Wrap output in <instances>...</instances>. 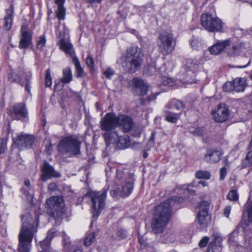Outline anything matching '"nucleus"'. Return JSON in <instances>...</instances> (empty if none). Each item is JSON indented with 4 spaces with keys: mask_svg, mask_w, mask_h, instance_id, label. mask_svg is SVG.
Segmentation results:
<instances>
[{
    "mask_svg": "<svg viewBox=\"0 0 252 252\" xmlns=\"http://www.w3.org/2000/svg\"><path fill=\"white\" fill-rule=\"evenodd\" d=\"M32 72L30 71L21 69L18 73L12 72L8 75V80L11 82L19 83L25 88V91L30 94L31 89Z\"/></svg>",
    "mask_w": 252,
    "mask_h": 252,
    "instance_id": "10",
    "label": "nucleus"
},
{
    "mask_svg": "<svg viewBox=\"0 0 252 252\" xmlns=\"http://www.w3.org/2000/svg\"><path fill=\"white\" fill-rule=\"evenodd\" d=\"M201 45L197 39H193L190 42V45L193 49L197 50Z\"/></svg>",
    "mask_w": 252,
    "mask_h": 252,
    "instance_id": "44",
    "label": "nucleus"
},
{
    "mask_svg": "<svg viewBox=\"0 0 252 252\" xmlns=\"http://www.w3.org/2000/svg\"><path fill=\"white\" fill-rule=\"evenodd\" d=\"M22 226L19 234V252H30L31 243L36 232L37 218L26 213L22 216Z\"/></svg>",
    "mask_w": 252,
    "mask_h": 252,
    "instance_id": "1",
    "label": "nucleus"
},
{
    "mask_svg": "<svg viewBox=\"0 0 252 252\" xmlns=\"http://www.w3.org/2000/svg\"><path fill=\"white\" fill-rule=\"evenodd\" d=\"M115 71L111 68H107L105 71H104L103 74L105 77L111 79L112 76L114 74Z\"/></svg>",
    "mask_w": 252,
    "mask_h": 252,
    "instance_id": "43",
    "label": "nucleus"
},
{
    "mask_svg": "<svg viewBox=\"0 0 252 252\" xmlns=\"http://www.w3.org/2000/svg\"><path fill=\"white\" fill-rule=\"evenodd\" d=\"M40 179L43 182H46L52 178L61 177L60 173L55 170L53 167L47 162H44L42 165Z\"/></svg>",
    "mask_w": 252,
    "mask_h": 252,
    "instance_id": "15",
    "label": "nucleus"
},
{
    "mask_svg": "<svg viewBox=\"0 0 252 252\" xmlns=\"http://www.w3.org/2000/svg\"><path fill=\"white\" fill-rule=\"evenodd\" d=\"M159 93H156V94H152L151 95H150L148 97V100L150 101H151L152 100H154L156 98V97L159 94Z\"/></svg>",
    "mask_w": 252,
    "mask_h": 252,
    "instance_id": "56",
    "label": "nucleus"
},
{
    "mask_svg": "<svg viewBox=\"0 0 252 252\" xmlns=\"http://www.w3.org/2000/svg\"><path fill=\"white\" fill-rule=\"evenodd\" d=\"M127 232L126 230L120 229L117 232V236L120 239H125L126 237Z\"/></svg>",
    "mask_w": 252,
    "mask_h": 252,
    "instance_id": "45",
    "label": "nucleus"
},
{
    "mask_svg": "<svg viewBox=\"0 0 252 252\" xmlns=\"http://www.w3.org/2000/svg\"><path fill=\"white\" fill-rule=\"evenodd\" d=\"M59 38H60L59 45L60 49L65 53V54L73 59L75 56V51L73 47V45L70 43L68 39L64 38V32H60Z\"/></svg>",
    "mask_w": 252,
    "mask_h": 252,
    "instance_id": "14",
    "label": "nucleus"
},
{
    "mask_svg": "<svg viewBox=\"0 0 252 252\" xmlns=\"http://www.w3.org/2000/svg\"><path fill=\"white\" fill-rule=\"evenodd\" d=\"M95 235L94 232H91L87 234L85 238L84 244L86 246H90L94 241Z\"/></svg>",
    "mask_w": 252,
    "mask_h": 252,
    "instance_id": "36",
    "label": "nucleus"
},
{
    "mask_svg": "<svg viewBox=\"0 0 252 252\" xmlns=\"http://www.w3.org/2000/svg\"><path fill=\"white\" fill-rule=\"evenodd\" d=\"M6 148V144L2 143L0 147V154L4 153Z\"/></svg>",
    "mask_w": 252,
    "mask_h": 252,
    "instance_id": "54",
    "label": "nucleus"
},
{
    "mask_svg": "<svg viewBox=\"0 0 252 252\" xmlns=\"http://www.w3.org/2000/svg\"><path fill=\"white\" fill-rule=\"evenodd\" d=\"M107 189L101 191H90L87 194L91 198L93 218L97 219L105 206Z\"/></svg>",
    "mask_w": 252,
    "mask_h": 252,
    "instance_id": "7",
    "label": "nucleus"
},
{
    "mask_svg": "<svg viewBox=\"0 0 252 252\" xmlns=\"http://www.w3.org/2000/svg\"><path fill=\"white\" fill-rule=\"evenodd\" d=\"M213 119L217 123L227 121L230 116L228 107L224 104H220L212 111Z\"/></svg>",
    "mask_w": 252,
    "mask_h": 252,
    "instance_id": "13",
    "label": "nucleus"
},
{
    "mask_svg": "<svg viewBox=\"0 0 252 252\" xmlns=\"http://www.w3.org/2000/svg\"><path fill=\"white\" fill-rule=\"evenodd\" d=\"M72 60L75 67L76 76L80 77L82 76L83 73V69L81 66L80 62L77 57H74Z\"/></svg>",
    "mask_w": 252,
    "mask_h": 252,
    "instance_id": "34",
    "label": "nucleus"
},
{
    "mask_svg": "<svg viewBox=\"0 0 252 252\" xmlns=\"http://www.w3.org/2000/svg\"><path fill=\"white\" fill-rule=\"evenodd\" d=\"M32 32L28 30L27 26L23 25L21 29V37L19 47L26 49L32 45Z\"/></svg>",
    "mask_w": 252,
    "mask_h": 252,
    "instance_id": "17",
    "label": "nucleus"
},
{
    "mask_svg": "<svg viewBox=\"0 0 252 252\" xmlns=\"http://www.w3.org/2000/svg\"><path fill=\"white\" fill-rule=\"evenodd\" d=\"M34 141V137L31 135L21 134L18 136L16 143L20 148H30Z\"/></svg>",
    "mask_w": 252,
    "mask_h": 252,
    "instance_id": "22",
    "label": "nucleus"
},
{
    "mask_svg": "<svg viewBox=\"0 0 252 252\" xmlns=\"http://www.w3.org/2000/svg\"><path fill=\"white\" fill-rule=\"evenodd\" d=\"M182 112L175 113L172 110H166L165 111L164 117L165 120L170 123H175L180 118Z\"/></svg>",
    "mask_w": 252,
    "mask_h": 252,
    "instance_id": "27",
    "label": "nucleus"
},
{
    "mask_svg": "<svg viewBox=\"0 0 252 252\" xmlns=\"http://www.w3.org/2000/svg\"><path fill=\"white\" fill-rule=\"evenodd\" d=\"M13 10L11 7L6 11V16L4 17V28L6 30L9 31L12 25Z\"/></svg>",
    "mask_w": 252,
    "mask_h": 252,
    "instance_id": "29",
    "label": "nucleus"
},
{
    "mask_svg": "<svg viewBox=\"0 0 252 252\" xmlns=\"http://www.w3.org/2000/svg\"><path fill=\"white\" fill-rule=\"evenodd\" d=\"M57 188V184L55 183H51L48 185V189L50 191H54Z\"/></svg>",
    "mask_w": 252,
    "mask_h": 252,
    "instance_id": "51",
    "label": "nucleus"
},
{
    "mask_svg": "<svg viewBox=\"0 0 252 252\" xmlns=\"http://www.w3.org/2000/svg\"><path fill=\"white\" fill-rule=\"evenodd\" d=\"M132 85L134 93L140 96L145 95L148 91V86L143 80L135 78L132 81Z\"/></svg>",
    "mask_w": 252,
    "mask_h": 252,
    "instance_id": "18",
    "label": "nucleus"
},
{
    "mask_svg": "<svg viewBox=\"0 0 252 252\" xmlns=\"http://www.w3.org/2000/svg\"><path fill=\"white\" fill-rule=\"evenodd\" d=\"M176 39L170 32L163 31L160 33L157 40L159 52L163 56L170 54L174 50Z\"/></svg>",
    "mask_w": 252,
    "mask_h": 252,
    "instance_id": "6",
    "label": "nucleus"
},
{
    "mask_svg": "<svg viewBox=\"0 0 252 252\" xmlns=\"http://www.w3.org/2000/svg\"><path fill=\"white\" fill-rule=\"evenodd\" d=\"M168 107L170 110L173 111V110L176 109L178 111H181L184 108V105L181 101L177 99H173L169 103Z\"/></svg>",
    "mask_w": 252,
    "mask_h": 252,
    "instance_id": "31",
    "label": "nucleus"
},
{
    "mask_svg": "<svg viewBox=\"0 0 252 252\" xmlns=\"http://www.w3.org/2000/svg\"><path fill=\"white\" fill-rule=\"evenodd\" d=\"M55 2L58 5L56 12L57 16L60 20H63L65 14V8L63 6L65 0H55Z\"/></svg>",
    "mask_w": 252,
    "mask_h": 252,
    "instance_id": "26",
    "label": "nucleus"
},
{
    "mask_svg": "<svg viewBox=\"0 0 252 252\" xmlns=\"http://www.w3.org/2000/svg\"><path fill=\"white\" fill-rule=\"evenodd\" d=\"M171 215L170 200L168 199L158 205L152 223V231L156 234L162 233L168 223Z\"/></svg>",
    "mask_w": 252,
    "mask_h": 252,
    "instance_id": "2",
    "label": "nucleus"
},
{
    "mask_svg": "<svg viewBox=\"0 0 252 252\" xmlns=\"http://www.w3.org/2000/svg\"><path fill=\"white\" fill-rule=\"evenodd\" d=\"M90 3H99L101 2L102 0H86Z\"/></svg>",
    "mask_w": 252,
    "mask_h": 252,
    "instance_id": "59",
    "label": "nucleus"
},
{
    "mask_svg": "<svg viewBox=\"0 0 252 252\" xmlns=\"http://www.w3.org/2000/svg\"><path fill=\"white\" fill-rule=\"evenodd\" d=\"M133 175L128 173L127 170L124 171L117 170L115 183L120 187L118 188V193L120 196L125 197L128 196L133 190Z\"/></svg>",
    "mask_w": 252,
    "mask_h": 252,
    "instance_id": "5",
    "label": "nucleus"
},
{
    "mask_svg": "<svg viewBox=\"0 0 252 252\" xmlns=\"http://www.w3.org/2000/svg\"><path fill=\"white\" fill-rule=\"evenodd\" d=\"M199 185H201L202 187H206L208 185V184L205 181H200L198 182Z\"/></svg>",
    "mask_w": 252,
    "mask_h": 252,
    "instance_id": "63",
    "label": "nucleus"
},
{
    "mask_svg": "<svg viewBox=\"0 0 252 252\" xmlns=\"http://www.w3.org/2000/svg\"><path fill=\"white\" fill-rule=\"evenodd\" d=\"M232 82L234 91L238 93L244 91L247 86L245 78H237L235 79Z\"/></svg>",
    "mask_w": 252,
    "mask_h": 252,
    "instance_id": "25",
    "label": "nucleus"
},
{
    "mask_svg": "<svg viewBox=\"0 0 252 252\" xmlns=\"http://www.w3.org/2000/svg\"><path fill=\"white\" fill-rule=\"evenodd\" d=\"M227 198L230 201H236L238 200L239 197L238 194L237 193L236 190H230L228 194L227 195Z\"/></svg>",
    "mask_w": 252,
    "mask_h": 252,
    "instance_id": "38",
    "label": "nucleus"
},
{
    "mask_svg": "<svg viewBox=\"0 0 252 252\" xmlns=\"http://www.w3.org/2000/svg\"><path fill=\"white\" fill-rule=\"evenodd\" d=\"M53 232L51 230L48 231V235L45 240L40 242V246L42 248V250L40 252H47L50 246V242L51 239V237L50 236V234Z\"/></svg>",
    "mask_w": 252,
    "mask_h": 252,
    "instance_id": "33",
    "label": "nucleus"
},
{
    "mask_svg": "<svg viewBox=\"0 0 252 252\" xmlns=\"http://www.w3.org/2000/svg\"><path fill=\"white\" fill-rule=\"evenodd\" d=\"M203 131L200 128H196L193 131V134L195 135H200L202 134Z\"/></svg>",
    "mask_w": 252,
    "mask_h": 252,
    "instance_id": "53",
    "label": "nucleus"
},
{
    "mask_svg": "<svg viewBox=\"0 0 252 252\" xmlns=\"http://www.w3.org/2000/svg\"><path fill=\"white\" fill-rule=\"evenodd\" d=\"M244 48V44L241 42L233 43L231 46L227 48L226 52L230 57L238 56Z\"/></svg>",
    "mask_w": 252,
    "mask_h": 252,
    "instance_id": "24",
    "label": "nucleus"
},
{
    "mask_svg": "<svg viewBox=\"0 0 252 252\" xmlns=\"http://www.w3.org/2000/svg\"><path fill=\"white\" fill-rule=\"evenodd\" d=\"M117 116L111 112L107 113L101 119L100 127L101 130L104 131L103 136L106 144L114 142L118 137V133L114 130L117 127Z\"/></svg>",
    "mask_w": 252,
    "mask_h": 252,
    "instance_id": "3",
    "label": "nucleus"
},
{
    "mask_svg": "<svg viewBox=\"0 0 252 252\" xmlns=\"http://www.w3.org/2000/svg\"><path fill=\"white\" fill-rule=\"evenodd\" d=\"M156 64L155 63H154L153 64L151 65L148 68V71L149 72V73L152 74L153 73H155L156 71Z\"/></svg>",
    "mask_w": 252,
    "mask_h": 252,
    "instance_id": "50",
    "label": "nucleus"
},
{
    "mask_svg": "<svg viewBox=\"0 0 252 252\" xmlns=\"http://www.w3.org/2000/svg\"><path fill=\"white\" fill-rule=\"evenodd\" d=\"M143 54L141 49L137 46L132 47L127 50L122 64L124 69L131 73L140 69L142 61Z\"/></svg>",
    "mask_w": 252,
    "mask_h": 252,
    "instance_id": "4",
    "label": "nucleus"
},
{
    "mask_svg": "<svg viewBox=\"0 0 252 252\" xmlns=\"http://www.w3.org/2000/svg\"><path fill=\"white\" fill-rule=\"evenodd\" d=\"M245 158L250 160L252 161V151H251L248 153Z\"/></svg>",
    "mask_w": 252,
    "mask_h": 252,
    "instance_id": "57",
    "label": "nucleus"
},
{
    "mask_svg": "<svg viewBox=\"0 0 252 252\" xmlns=\"http://www.w3.org/2000/svg\"><path fill=\"white\" fill-rule=\"evenodd\" d=\"M24 184H25V186L26 187H27L28 189H30L31 188L30 181L29 180H28V179L26 180L24 182Z\"/></svg>",
    "mask_w": 252,
    "mask_h": 252,
    "instance_id": "58",
    "label": "nucleus"
},
{
    "mask_svg": "<svg viewBox=\"0 0 252 252\" xmlns=\"http://www.w3.org/2000/svg\"><path fill=\"white\" fill-rule=\"evenodd\" d=\"M209 207V203L207 201H203L198 204L197 220L199 224L202 227H206L211 219V217L208 214Z\"/></svg>",
    "mask_w": 252,
    "mask_h": 252,
    "instance_id": "12",
    "label": "nucleus"
},
{
    "mask_svg": "<svg viewBox=\"0 0 252 252\" xmlns=\"http://www.w3.org/2000/svg\"><path fill=\"white\" fill-rule=\"evenodd\" d=\"M231 210V207L230 206H227L223 210V215L226 217L228 218L229 215L230 214V211Z\"/></svg>",
    "mask_w": 252,
    "mask_h": 252,
    "instance_id": "49",
    "label": "nucleus"
},
{
    "mask_svg": "<svg viewBox=\"0 0 252 252\" xmlns=\"http://www.w3.org/2000/svg\"><path fill=\"white\" fill-rule=\"evenodd\" d=\"M161 81L164 86H173L175 84L174 81L171 78L162 76L161 78Z\"/></svg>",
    "mask_w": 252,
    "mask_h": 252,
    "instance_id": "37",
    "label": "nucleus"
},
{
    "mask_svg": "<svg viewBox=\"0 0 252 252\" xmlns=\"http://www.w3.org/2000/svg\"><path fill=\"white\" fill-rule=\"evenodd\" d=\"M28 111L24 103H17L13 107L10 115L14 119L23 121L27 118Z\"/></svg>",
    "mask_w": 252,
    "mask_h": 252,
    "instance_id": "16",
    "label": "nucleus"
},
{
    "mask_svg": "<svg viewBox=\"0 0 252 252\" xmlns=\"http://www.w3.org/2000/svg\"><path fill=\"white\" fill-rule=\"evenodd\" d=\"M221 240H222V239L220 237L217 236L215 237L214 241L215 242L220 243V241H221Z\"/></svg>",
    "mask_w": 252,
    "mask_h": 252,
    "instance_id": "62",
    "label": "nucleus"
},
{
    "mask_svg": "<svg viewBox=\"0 0 252 252\" xmlns=\"http://www.w3.org/2000/svg\"><path fill=\"white\" fill-rule=\"evenodd\" d=\"M209 238L207 236L204 237L199 242V246L201 248H204L205 247L208 241H209Z\"/></svg>",
    "mask_w": 252,
    "mask_h": 252,
    "instance_id": "46",
    "label": "nucleus"
},
{
    "mask_svg": "<svg viewBox=\"0 0 252 252\" xmlns=\"http://www.w3.org/2000/svg\"><path fill=\"white\" fill-rule=\"evenodd\" d=\"M195 176L198 179H209L211 174L207 171L199 170L195 173Z\"/></svg>",
    "mask_w": 252,
    "mask_h": 252,
    "instance_id": "35",
    "label": "nucleus"
},
{
    "mask_svg": "<svg viewBox=\"0 0 252 252\" xmlns=\"http://www.w3.org/2000/svg\"><path fill=\"white\" fill-rule=\"evenodd\" d=\"M118 189H117V190H111L110 192V193H111V195L113 197H117L118 196H119V195L120 196V194H119L118 193Z\"/></svg>",
    "mask_w": 252,
    "mask_h": 252,
    "instance_id": "55",
    "label": "nucleus"
},
{
    "mask_svg": "<svg viewBox=\"0 0 252 252\" xmlns=\"http://www.w3.org/2000/svg\"><path fill=\"white\" fill-rule=\"evenodd\" d=\"M252 164V161L250 160L245 158L242 161V168H246L250 166Z\"/></svg>",
    "mask_w": 252,
    "mask_h": 252,
    "instance_id": "48",
    "label": "nucleus"
},
{
    "mask_svg": "<svg viewBox=\"0 0 252 252\" xmlns=\"http://www.w3.org/2000/svg\"><path fill=\"white\" fill-rule=\"evenodd\" d=\"M45 85L47 87H50L52 85V78L50 74V71L48 69L46 71L45 75Z\"/></svg>",
    "mask_w": 252,
    "mask_h": 252,
    "instance_id": "41",
    "label": "nucleus"
},
{
    "mask_svg": "<svg viewBox=\"0 0 252 252\" xmlns=\"http://www.w3.org/2000/svg\"><path fill=\"white\" fill-rule=\"evenodd\" d=\"M111 144L115 145L116 147L119 149H126L130 146V139L127 135H125L120 137L118 134V137L114 142H110L109 144L106 143L107 146H109Z\"/></svg>",
    "mask_w": 252,
    "mask_h": 252,
    "instance_id": "23",
    "label": "nucleus"
},
{
    "mask_svg": "<svg viewBox=\"0 0 252 252\" xmlns=\"http://www.w3.org/2000/svg\"><path fill=\"white\" fill-rule=\"evenodd\" d=\"M223 91L225 92H230L234 91L232 82H227L223 86Z\"/></svg>",
    "mask_w": 252,
    "mask_h": 252,
    "instance_id": "40",
    "label": "nucleus"
},
{
    "mask_svg": "<svg viewBox=\"0 0 252 252\" xmlns=\"http://www.w3.org/2000/svg\"><path fill=\"white\" fill-rule=\"evenodd\" d=\"M117 126H120L125 132L129 131L132 128L133 122L130 117L121 115L117 117Z\"/></svg>",
    "mask_w": 252,
    "mask_h": 252,
    "instance_id": "19",
    "label": "nucleus"
},
{
    "mask_svg": "<svg viewBox=\"0 0 252 252\" xmlns=\"http://www.w3.org/2000/svg\"><path fill=\"white\" fill-rule=\"evenodd\" d=\"M176 238L177 236L175 232L168 231L162 236L161 241L163 243L169 244L174 243Z\"/></svg>",
    "mask_w": 252,
    "mask_h": 252,
    "instance_id": "28",
    "label": "nucleus"
},
{
    "mask_svg": "<svg viewBox=\"0 0 252 252\" xmlns=\"http://www.w3.org/2000/svg\"><path fill=\"white\" fill-rule=\"evenodd\" d=\"M139 242L140 245H145V242L144 238L142 237H139L138 238Z\"/></svg>",
    "mask_w": 252,
    "mask_h": 252,
    "instance_id": "60",
    "label": "nucleus"
},
{
    "mask_svg": "<svg viewBox=\"0 0 252 252\" xmlns=\"http://www.w3.org/2000/svg\"><path fill=\"white\" fill-rule=\"evenodd\" d=\"M46 204L51 215L55 219H60L64 214V203L62 196H51L47 200Z\"/></svg>",
    "mask_w": 252,
    "mask_h": 252,
    "instance_id": "9",
    "label": "nucleus"
},
{
    "mask_svg": "<svg viewBox=\"0 0 252 252\" xmlns=\"http://www.w3.org/2000/svg\"><path fill=\"white\" fill-rule=\"evenodd\" d=\"M46 38L45 36L42 35L39 36L37 41V48L39 49L42 50L46 43Z\"/></svg>",
    "mask_w": 252,
    "mask_h": 252,
    "instance_id": "39",
    "label": "nucleus"
},
{
    "mask_svg": "<svg viewBox=\"0 0 252 252\" xmlns=\"http://www.w3.org/2000/svg\"><path fill=\"white\" fill-rule=\"evenodd\" d=\"M223 153L219 150L209 149L204 158V160L210 163H215L219 162L221 158Z\"/></svg>",
    "mask_w": 252,
    "mask_h": 252,
    "instance_id": "20",
    "label": "nucleus"
},
{
    "mask_svg": "<svg viewBox=\"0 0 252 252\" xmlns=\"http://www.w3.org/2000/svg\"><path fill=\"white\" fill-rule=\"evenodd\" d=\"M199 63V61L195 58L188 59L185 66L187 70L192 71L196 68Z\"/></svg>",
    "mask_w": 252,
    "mask_h": 252,
    "instance_id": "32",
    "label": "nucleus"
},
{
    "mask_svg": "<svg viewBox=\"0 0 252 252\" xmlns=\"http://www.w3.org/2000/svg\"><path fill=\"white\" fill-rule=\"evenodd\" d=\"M189 186V185H184L183 186V188L184 189L187 190V191H188V193L194 194L195 193V191L188 189V187Z\"/></svg>",
    "mask_w": 252,
    "mask_h": 252,
    "instance_id": "52",
    "label": "nucleus"
},
{
    "mask_svg": "<svg viewBox=\"0 0 252 252\" xmlns=\"http://www.w3.org/2000/svg\"><path fill=\"white\" fill-rule=\"evenodd\" d=\"M155 137H156V133H155V132H152L150 140H152L154 142H155Z\"/></svg>",
    "mask_w": 252,
    "mask_h": 252,
    "instance_id": "64",
    "label": "nucleus"
},
{
    "mask_svg": "<svg viewBox=\"0 0 252 252\" xmlns=\"http://www.w3.org/2000/svg\"><path fill=\"white\" fill-rule=\"evenodd\" d=\"M81 142L75 136H69L63 138L59 143L58 149L60 153L77 155L80 153Z\"/></svg>",
    "mask_w": 252,
    "mask_h": 252,
    "instance_id": "8",
    "label": "nucleus"
},
{
    "mask_svg": "<svg viewBox=\"0 0 252 252\" xmlns=\"http://www.w3.org/2000/svg\"><path fill=\"white\" fill-rule=\"evenodd\" d=\"M202 27L209 32H219L222 29V22L219 18L212 14L204 13L201 17Z\"/></svg>",
    "mask_w": 252,
    "mask_h": 252,
    "instance_id": "11",
    "label": "nucleus"
},
{
    "mask_svg": "<svg viewBox=\"0 0 252 252\" xmlns=\"http://www.w3.org/2000/svg\"><path fill=\"white\" fill-rule=\"evenodd\" d=\"M231 41L230 39L224 40H218L217 43L210 48L211 54L217 55L222 52L225 48L230 45Z\"/></svg>",
    "mask_w": 252,
    "mask_h": 252,
    "instance_id": "21",
    "label": "nucleus"
},
{
    "mask_svg": "<svg viewBox=\"0 0 252 252\" xmlns=\"http://www.w3.org/2000/svg\"><path fill=\"white\" fill-rule=\"evenodd\" d=\"M154 142L149 139L147 142V146L149 147V148H150L154 146Z\"/></svg>",
    "mask_w": 252,
    "mask_h": 252,
    "instance_id": "61",
    "label": "nucleus"
},
{
    "mask_svg": "<svg viewBox=\"0 0 252 252\" xmlns=\"http://www.w3.org/2000/svg\"><path fill=\"white\" fill-rule=\"evenodd\" d=\"M86 63L88 67L91 68H93L94 66V60L92 56L89 54L87 58L86 59Z\"/></svg>",
    "mask_w": 252,
    "mask_h": 252,
    "instance_id": "42",
    "label": "nucleus"
},
{
    "mask_svg": "<svg viewBox=\"0 0 252 252\" xmlns=\"http://www.w3.org/2000/svg\"><path fill=\"white\" fill-rule=\"evenodd\" d=\"M227 171L225 167H222L220 168V180L222 181L225 178V177L226 175Z\"/></svg>",
    "mask_w": 252,
    "mask_h": 252,
    "instance_id": "47",
    "label": "nucleus"
},
{
    "mask_svg": "<svg viewBox=\"0 0 252 252\" xmlns=\"http://www.w3.org/2000/svg\"><path fill=\"white\" fill-rule=\"evenodd\" d=\"M63 76L61 79V81L63 83H68L72 79V75L70 68L67 67L63 70Z\"/></svg>",
    "mask_w": 252,
    "mask_h": 252,
    "instance_id": "30",
    "label": "nucleus"
}]
</instances>
